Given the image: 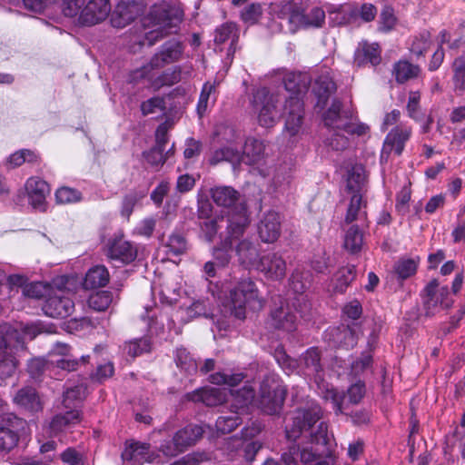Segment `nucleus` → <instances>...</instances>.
I'll list each match as a JSON object with an SVG mask.
<instances>
[{"label": "nucleus", "instance_id": "f257e3e1", "mask_svg": "<svg viewBox=\"0 0 465 465\" xmlns=\"http://www.w3.org/2000/svg\"><path fill=\"white\" fill-rule=\"evenodd\" d=\"M321 416L322 409L314 402L293 413L292 423L286 425V437L292 440L300 439V441L282 453L285 465H330L321 456L331 451L333 438L328 433L325 422L315 427Z\"/></svg>", "mask_w": 465, "mask_h": 465}, {"label": "nucleus", "instance_id": "f03ea898", "mask_svg": "<svg viewBox=\"0 0 465 465\" xmlns=\"http://www.w3.org/2000/svg\"><path fill=\"white\" fill-rule=\"evenodd\" d=\"M182 54V46L178 41L170 40L162 45L159 53L155 54L150 62L134 73V79H145L150 87L159 90L164 85H173L181 79L178 68L158 74V70L168 64L176 62Z\"/></svg>", "mask_w": 465, "mask_h": 465}, {"label": "nucleus", "instance_id": "7ed1b4c3", "mask_svg": "<svg viewBox=\"0 0 465 465\" xmlns=\"http://www.w3.org/2000/svg\"><path fill=\"white\" fill-rule=\"evenodd\" d=\"M282 82L287 92L291 94L284 104L285 131L290 136L297 135L302 128L303 119V104L301 94H304L311 84L307 73L287 72Z\"/></svg>", "mask_w": 465, "mask_h": 465}, {"label": "nucleus", "instance_id": "20e7f679", "mask_svg": "<svg viewBox=\"0 0 465 465\" xmlns=\"http://www.w3.org/2000/svg\"><path fill=\"white\" fill-rule=\"evenodd\" d=\"M182 18V12L176 8L165 4L153 5L142 20L144 41L149 46L154 45L160 38L176 31Z\"/></svg>", "mask_w": 465, "mask_h": 465}, {"label": "nucleus", "instance_id": "39448f33", "mask_svg": "<svg viewBox=\"0 0 465 465\" xmlns=\"http://www.w3.org/2000/svg\"><path fill=\"white\" fill-rule=\"evenodd\" d=\"M264 299L261 296L255 282L247 278L242 279L230 289L223 306L238 319H244L247 310L259 311L263 308Z\"/></svg>", "mask_w": 465, "mask_h": 465}, {"label": "nucleus", "instance_id": "423d86ee", "mask_svg": "<svg viewBox=\"0 0 465 465\" xmlns=\"http://www.w3.org/2000/svg\"><path fill=\"white\" fill-rule=\"evenodd\" d=\"M25 349L24 338L11 326H0V380L12 376L17 366V352Z\"/></svg>", "mask_w": 465, "mask_h": 465}, {"label": "nucleus", "instance_id": "0eeeda50", "mask_svg": "<svg viewBox=\"0 0 465 465\" xmlns=\"http://www.w3.org/2000/svg\"><path fill=\"white\" fill-rule=\"evenodd\" d=\"M278 103L279 95L271 94L266 87L253 90L250 98V106L262 126L271 127L280 118Z\"/></svg>", "mask_w": 465, "mask_h": 465}, {"label": "nucleus", "instance_id": "6e6552de", "mask_svg": "<svg viewBox=\"0 0 465 465\" xmlns=\"http://www.w3.org/2000/svg\"><path fill=\"white\" fill-rule=\"evenodd\" d=\"M286 391L280 384L274 375H267L262 381L260 385V405L268 414H275L281 411Z\"/></svg>", "mask_w": 465, "mask_h": 465}, {"label": "nucleus", "instance_id": "1a4fd4ad", "mask_svg": "<svg viewBox=\"0 0 465 465\" xmlns=\"http://www.w3.org/2000/svg\"><path fill=\"white\" fill-rule=\"evenodd\" d=\"M423 310L425 316L431 317L452 305L447 286H440L436 280L430 281L423 290Z\"/></svg>", "mask_w": 465, "mask_h": 465}, {"label": "nucleus", "instance_id": "9d476101", "mask_svg": "<svg viewBox=\"0 0 465 465\" xmlns=\"http://www.w3.org/2000/svg\"><path fill=\"white\" fill-rule=\"evenodd\" d=\"M365 395V384L362 381H357L351 384L347 391L348 401H345L343 393H340L334 388H326L322 391V398L330 401L336 414L345 413L347 404H358Z\"/></svg>", "mask_w": 465, "mask_h": 465}, {"label": "nucleus", "instance_id": "9b49d317", "mask_svg": "<svg viewBox=\"0 0 465 465\" xmlns=\"http://www.w3.org/2000/svg\"><path fill=\"white\" fill-rule=\"evenodd\" d=\"M412 129L406 124H399L392 128L385 137L381 153V162H388L391 153L401 155L406 142L411 138Z\"/></svg>", "mask_w": 465, "mask_h": 465}, {"label": "nucleus", "instance_id": "f8f14e48", "mask_svg": "<svg viewBox=\"0 0 465 465\" xmlns=\"http://www.w3.org/2000/svg\"><path fill=\"white\" fill-rule=\"evenodd\" d=\"M48 357L51 365L67 371H76L80 365L89 361V355H83L79 359L73 357L70 354V347L59 342L49 351Z\"/></svg>", "mask_w": 465, "mask_h": 465}, {"label": "nucleus", "instance_id": "ddd939ff", "mask_svg": "<svg viewBox=\"0 0 465 465\" xmlns=\"http://www.w3.org/2000/svg\"><path fill=\"white\" fill-rule=\"evenodd\" d=\"M267 324L272 329L292 332L297 328V317L288 302H281L271 310Z\"/></svg>", "mask_w": 465, "mask_h": 465}, {"label": "nucleus", "instance_id": "4468645a", "mask_svg": "<svg viewBox=\"0 0 465 465\" xmlns=\"http://www.w3.org/2000/svg\"><path fill=\"white\" fill-rule=\"evenodd\" d=\"M24 421L12 413L0 417V450H11L18 442V430Z\"/></svg>", "mask_w": 465, "mask_h": 465}, {"label": "nucleus", "instance_id": "2eb2a0df", "mask_svg": "<svg viewBox=\"0 0 465 465\" xmlns=\"http://www.w3.org/2000/svg\"><path fill=\"white\" fill-rule=\"evenodd\" d=\"M238 138L239 135L232 127H223L222 140L225 141L227 145L214 151L211 158V163L215 164L222 161H227L231 163L238 162L241 159V152L239 148L235 146Z\"/></svg>", "mask_w": 465, "mask_h": 465}, {"label": "nucleus", "instance_id": "dca6fc26", "mask_svg": "<svg viewBox=\"0 0 465 465\" xmlns=\"http://www.w3.org/2000/svg\"><path fill=\"white\" fill-rule=\"evenodd\" d=\"M43 310L50 317L65 318L74 312V303L65 292L59 290L48 297Z\"/></svg>", "mask_w": 465, "mask_h": 465}, {"label": "nucleus", "instance_id": "f3484780", "mask_svg": "<svg viewBox=\"0 0 465 465\" xmlns=\"http://www.w3.org/2000/svg\"><path fill=\"white\" fill-rule=\"evenodd\" d=\"M110 11L108 0H89L81 10L78 21L83 25H94L104 21Z\"/></svg>", "mask_w": 465, "mask_h": 465}, {"label": "nucleus", "instance_id": "a211bd4d", "mask_svg": "<svg viewBox=\"0 0 465 465\" xmlns=\"http://www.w3.org/2000/svg\"><path fill=\"white\" fill-rule=\"evenodd\" d=\"M142 12V5L138 2L121 0L112 14L111 23L114 27L123 28L132 23Z\"/></svg>", "mask_w": 465, "mask_h": 465}, {"label": "nucleus", "instance_id": "6ab92c4d", "mask_svg": "<svg viewBox=\"0 0 465 465\" xmlns=\"http://www.w3.org/2000/svg\"><path fill=\"white\" fill-rule=\"evenodd\" d=\"M257 269L261 271L267 279L279 281L284 278L286 274V262L277 252L263 255L258 264Z\"/></svg>", "mask_w": 465, "mask_h": 465}, {"label": "nucleus", "instance_id": "aec40b11", "mask_svg": "<svg viewBox=\"0 0 465 465\" xmlns=\"http://www.w3.org/2000/svg\"><path fill=\"white\" fill-rule=\"evenodd\" d=\"M259 236L264 242H275L281 234V217L274 211L264 213L258 226Z\"/></svg>", "mask_w": 465, "mask_h": 465}, {"label": "nucleus", "instance_id": "412c9836", "mask_svg": "<svg viewBox=\"0 0 465 465\" xmlns=\"http://www.w3.org/2000/svg\"><path fill=\"white\" fill-rule=\"evenodd\" d=\"M188 399L193 401H202L206 406H218L229 402V391L220 388H204L189 393Z\"/></svg>", "mask_w": 465, "mask_h": 465}, {"label": "nucleus", "instance_id": "4be33fe9", "mask_svg": "<svg viewBox=\"0 0 465 465\" xmlns=\"http://www.w3.org/2000/svg\"><path fill=\"white\" fill-rule=\"evenodd\" d=\"M381 49L376 43L361 42L355 50L354 64L357 66H363L368 64L376 66L381 63Z\"/></svg>", "mask_w": 465, "mask_h": 465}, {"label": "nucleus", "instance_id": "5701e85b", "mask_svg": "<svg viewBox=\"0 0 465 465\" xmlns=\"http://www.w3.org/2000/svg\"><path fill=\"white\" fill-rule=\"evenodd\" d=\"M66 411L55 415L48 424L47 434L49 437L57 435L64 430L78 424L81 421V413L78 410L65 409Z\"/></svg>", "mask_w": 465, "mask_h": 465}, {"label": "nucleus", "instance_id": "b1692460", "mask_svg": "<svg viewBox=\"0 0 465 465\" xmlns=\"http://www.w3.org/2000/svg\"><path fill=\"white\" fill-rule=\"evenodd\" d=\"M229 397L231 409L242 414L254 401L255 391L252 385L246 384L239 390L229 391Z\"/></svg>", "mask_w": 465, "mask_h": 465}, {"label": "nucleus", "instance_id": "393cba45", "mask_svg": "<svg viewBox=\"0 0 465 465\" xmlns=\"http://www.w3.org/2000/svg\"><path fill=\"white\" fill-rule=\"evenodd\" d=\"M292 159L279 162L273 169L272 184L276 191L285 192L292 182L293 173Z\"/></svg>", "mask_w": 465, "mask_h": 465}, {"label": "nucleus", "instance_id": "a878e982", "mask_svg": "<svg viewBox=\"0 0 465 465\" xmlns=\"http://www.w3.org/2000/svg\"><path fill=\"white\" fill-rule=\"evenodd\" d=\"M25 188L30 204L35 209H42L49 193L48 184L39 178H30L25 183Z\"/></svg>", "mask_w": 465, "mask_h": 465}, {"label": "nucleus", "instance_id": "bb28decb", "mask_svg": "<svg viewBox=\"0 0 465 465\" xmlns=\"http://www.w3.org/2000/svg\"><path fill=\"white\" fill-rule=\"evenodd\" d=\"M122 458L131 465H141L143 462L151 461L150 445L141 442L127 443L122 453Z\"/></svg>", "mask_w": 465, "mask_h": 465}, {"label": "nucleus", "instance_id": "cd10ccee", "mask_svg": "<svg viewBox=\"0 0 465 465\" xmlns=\"http://www.w3.org/2000/svg\"><path fill=\"white\" fill-rule=\"evenodd\" d=\"M108 256L112 260L120 261L123 263H130L135 260L137 250L130 242L117 239L110 246Z\"/></svg>", "mask_w": 465, "mask_h": 465}, {"label": "nucleus", "instance_id": "c85d7f7f", "mask_svg": "<svg viewBox=\"0 0 465 465\" xmlns=\"http://www.w3.org/2000/svg\"><path fill=\"white\" fill-rule=\"evenodd\" d=\"M264 151L265 145L262 141L249 137L245 140L241 158L248 164H259L264 159Z\"/></svg>", "mask_w": 465, "mask_h": 465}, {"label": "nucleus", "instance_id": "c756f323", "mask_svg": "<svg viewBox=\"0 0 465 465\" xmlns=\"http://www.w3.org/2000/svg\"><path fill=\"white\" fill-rule=\"evenodd\" d=\"M241 264L251 267L258 264V245L249 239H243L235 247Z\"/></svg>", "mask_w": 465, "mask_h": 465}, {"label": "nucleus", "instance_id": "7c9ffc66", "mask_svg": "<svg viewBox=\"0 0 465 465\" xmlns=\"http://www.w3.org/2000/svg\"><path fill=\"white\" fill-rule=\"evenodd\" d=\"M341 104L338 100H334L323 115V121L326 126L342 131L343 125L348 121L351 112H341Z\"/></svg>", "mask_w": 465, "mask_h": 465}, {"label": "nucleus", "instance_id": "2f4dec72", "mask_svg": "<svg viewBox=\"0 0 465 465\" xmlns=\"http://www.w3.org/2000/svg\"><path fill=\"white\" fill-rule=\"evenodd\" d=\"M14 401L32 412H37L43 408L40 397L35 390L30 387L19 390L14 398Z\"/></svg>", "mask_w": 465, "mask_h": 465}, {"label": "nucleus", "instance_id": "473e14b6", "mask_svg": "<svg viewBox=\"0 0 465 465\" xmlns=\"http://www.w3.org/2000/svg\"><path fill=\"white\" fill-rule=\"evenodd\" d=\"M340 9L344 15L342 24L348 23L351 18L356 17L358 15L364 22H371L374 20L377 15L376 6L370 3L361 5L360 10L350 5H342Z\"/></svg>", "mask_w": 465, "mask_h": 465}, {"label": "nucleus", "instance_id": "72a5a7b5", "mask_svg": "<svg viewBox=\"0 0 465 465\" xmlns=\"http://www.w3.org/2000/svg\"><path fill=\"white\" fill-rule=\"evenodd\" d=\"M326 338L339 347L351 348L356 343L352 330L347 326L331 328L326 332Z\"/></svg>", "mask_w": 465, "mask_h": 465}, {"label": "nucleus", "instance_id": "f704fd0d", "mask_svg": "<svg viewBox=\"0 0 465 465\" xmlns=\"http://www.w3.org/2000/svg\"><path fill=\"white\" fill-rule=\"evenodd\" d=\"M230 238L237 239L243 234L250 221L245 205H241L237 213H232L227 220Z\"/></svg>", "mask_w": 465, "mask_h": 465}, {"label": "nucleus", "instance_id": "c9c22d12", "mask_svg": "<svg viewBox=\"0 0 465 465\" xmlns=\"http://www.w3.org/2000/svg\"><path fill=\"white\" fill-rule=\"evenodd\" d=\"M392 73L395 80L399 84H404L407 81L417 78L420 73V68L407 60H400L393 65Z\"/></svg>", "mask_w": 465, "mask_h": 465}, {"label": "nucleus", "instance_id": "e433bc0d", "mask_svg": "<svg viewBox=\"0 0 465 465\" xmlns=\"http://www.w3.org/2000/svg\"><path fill=\"white\" fill-rule=\"evenodd\" d=\"M335 88L334 82L328 74L320 75L313 85V92L318 97L317 105L323 107Z\"/></svg>", "mask_w": 465, "mask_h": 465}, {"label": "nucleus", "instance_id": "4c0bfd02", "mask_svg": "<svg viewBox=\"0 0 465 465\" xmlns=\"http://www.w3.org/2000/svg\"><path fill=\"white\" fill-rule=\"evenodd\" d=\"M213 202L220 206L231 207L239 201L240 194L231 186H218L211 192Z\"/></svg>", "mask_w": 465, "mask_h": 465}, {"label": "nucleus", "instance_id": "58836bf2", "mask_svg": "<svg viewBox=\"0 0 465 465\" xmlns=\"http://www.w3.org/2000/svg\"><path fill=\"white\" fill-rule=\"evenodd\" d=\"M109 282V272L103 265L91 268L85 275L84 286L86 289H95L103 287Z\"/></svg>", "mask_w": 465, "mask_h": 465}, {"label": "nucleus", "instance_id": "ea45409f", "mask_svg": "<svg viewBox=\"0 0 465 465\" xmlns=\"http://www.w3.org/2000/svg\"><path fill=\"white\" fill-rule=\"evenodd\" d=\"M320 353L317 349H309L302 357L304 374L314 377L315 381L321 379L322 366Z\"/></svg>", "mask_w": 465, "mask_h": 465}, {"label": "nucleus", "instance_id": "a19ab883", "mask_svg": "<svg viewBox=\"0 0 465 465\" xmlns=\"http://www.w3.org/2000/svg\"><path fill=\"white\" fill-rule=\"evenodd\" d=\"M203 430L198 425H188L180 430L174 435L178 445H181L185 450L189 446L193 445L203 435Z\"/></svg>", "mask_w": 465, "mask_h": 465}, {"label": "nucleus", "instance_id": "79ce46f5", "mask_svg": "<svg viewBox=\"0 0 465 465\" xmlns=\"http://www.w3.org/2000/svg\"><path fill=\"white\" fill-rule=\"evenodd\" d=\"M356 275L355 267L347 265L341 268L332 280V288L334 292L343 293L349 284L354 280Z\"/></svg>", "mask_w": 465, "mask_h": 465}, {"label": "nucleus", "instance_id": "37998d69", "mask_svg": "<svg viewBox=\"0 0 465 465\" xmlns=\"http://www.w3.org/2000/svg\"><path fill=\"white\" fill-rule=\"evenodd\" d=\"M86 395V386L82 382L67 388L64 393L63 405L64 409L78 410L79 404Z\"/></svg>", "mask_w": 465, "mask_h": 465}, {"label": "nucleus", "instance_id": "c03bdc74", "mask_svg": "<svg viewBox=\"0 0 465 465\" xmlns=\"http://www.w3.org/2000/svg\"><path fill=\"white\" fill-rule=\"evenodd\" d=\"M366 203L362 201L361 193H353L351 197L350 203L345 215V223H351L357 220H365L366 212L364 208Z\"/></svg>", "mask_w": 465, "mask_h": 465}, {"label": "nucleus", "instance_id": "a18cd8bd", "mask_svg": "<svg viewBox=\"0 0 465 465\" xmlns=\"http://www.w3.org/2000/svg\"><path fill=\"white\" fill-rule=\"evenodd\" d=\"M452 69L454 90L458 94H462L465 91V52L454 60Z\"/></svg>", "mask_w": 465, "mask_h": 465}, {"label": "nucleus", "instance_id": "49530a36", "mask_svg": "<svg viewBox=\"0 0 465 465\" xmlns=\"http://www.w3.org/2000/svg\"><path fill=\"white\" fill-rule=\"evenodd\" d=\"M300 23L305 28L322 27L325 23V12L322 7H312L307 14L301 15Z\"/></svg>", "mask_w": 465, "mask_h": 465}, {"label": "nucleus", "instance_id": "de8ad7c7", "mask_svg": "<svg viewBox=\"0 0 465 465\" xmlns=\"http://www.w3.org/2000/svg\"><path fill=\"white\" fill-rule=\"evenodd\" d=\"M216 83L206 82L201 91L199 101L197 104V112L202 116L207 110L210 101L214 103L216 99Z\"/></svg>", "mask_w": 465, "mask_h": 465}, {"label": "nucleus", "instance_id": "09e8293b", "mask_svg": "<svg viewBox=\"0 0 465 465\" xmlns=\"http://www.w3.org/2000/svg\"><path fill=\"white\" fill-rule=\"evenodd\" d=\"M365 171L361 165H354L348 172L347 189L353 193H360L365 182Z\"/></svg>", "mask_w": 465, "mask_h": 465}, {"label": "nucleus", "instance_id": "8fccbe9b", "mask_svg": "<svg viewBox=\"0 0 465 465\" xmlns=\"http://www.w3.org/2000/svg\"><path fill=\"white\" fill-rule=\"evenodd\" d=\"M363 244V236L358 226L352 225L345 233L343 246L351 253L361 251Z\"/></svg>", "mask_w": 465, "mask_h": 465}, {"label": "nucleus", "instance_id": "3c124183", "mask_svg": "<svg viewBox=\"0 0 465 465\" xmlns=\"http://www.w3.org/2000/svg\"><path fill=\"white\" fill-rule=\"evenodd\" d=\"M418 263V258H401L395 263L394 272L400 279L405 280L416 272Z\"/></svg>", "mask_w": 465, "mask_h": 465}, {"label": "nucleus", "instance_id": "603ef678", "mask_svg": "<svg viewBox=\"0 0 465 465\" xmlns=\"http://www.w3.org/2000/svg\"><path fill=\"white\" fill-rule=\"evenodd\" d=\"M231 412V415H223L216 420L215 426L217 430L221 433L225 434L232 432L242 422L240 413H236L235 411L232 409Z\"/></svg>", "mask_w": 465, "mask_h": 465}, {"label": "nucleus", "instance_id": "864d4df0", "mask_svg": "<svg viewBox=\"0 0 465 465\" xmlns=\"http://www.w3.org/2000/svg\"><path fill=\"white\" fill-rule=\"evenodd\" d=\"M237 38L236 25L232 23H225L215 30L214 42L217 45L224 44L226 41L231 40V46L229 51L232 50V45Z\"/></svg>", "mask_w": 465, "mask_h": 465}, {"label": "nucleus", "instance_id": "5fc2aeb1", "mask_svg": "<svg viewBox=\"0 0 465 465\" xmlns=\"http://www.w3.org/2000/svg\"><path fill=\"white\" fill-rule=\"evenodd\" d=\"M113 302V294L108 291L97 292L90 295L88 305L94 311L103 312Z\"/></svg>", "mask_w": 465, "mask_h": 465}, {"label": "nucleus", "instance_id": "6e6d98bb", "mask_svg": "<svg viewBox=\"0 0 465 465\" xmlns=\"http://www.w3.org/2000/svg\"><path fill=\"white\" fill-rule=\"evenodd\" d=\"M311 283V274L308 272L296 269L290 279L292 289L296 293H302Z\"/></svg>", "mask_w": 465, "mask_h": 465}, {"label": "nucleus", "instance_id": "4d7b16f0", "mask_svg": "<svg viewBox=\"0 0 465 465\" xmlns=\"http://www.w3.org/2000/svg\"><path fill=\"white\" fill-rule=\"evenodd\" d=\"M175 361L178 367L184 370L188 374H193L197 371L198 364L193 360L186 349H177L175 354Z\"/></svg>", "mask_w": 465, "mask_h": 465}, {"label": "nucleus", "instance_id": "13d9d810", "mask_svg": "<svg viewBox=\"0 0 465 465\" xmlns=\"http://www.w3.org/2000/svg\"><path fill=\"white\" fill-rule=\"evenodd\" d=\"M124 350L129 356L137 357L151 351V341L146 337L134 339L126 342Z\"/></svg>", "mask_w": 465, "mask_h": 465}, {"label": "nucleus", "instance_id": "bf43d9fd", "mask_svg": "<svg viewBox=\"0 0 465 465\" xmlns=\"http://www.w3.org/2000/svg\"><path fill=\"white\" fill-rule=\"evenodd\" d=\"M210 381L213 384L217 385H228L231 387L236 386L239 384L243 379L244 375L242 372L232 373L228 374L225 372H215L210 376Z\"/></svg>", "mask_w": 465, "mask_h": 465}, {"label": "nucleus", "instance_id": "052dcab7", "mask_svg": "<svg viewBox=\"0 0 465 465\" xmlns=\"http://www.w3.org/2000/svg\"><path fill=\"white\" fill-rule=\"evenodd\" d=\"M60 9L67 17H74L80 15L79 0H53L52 11Z\"/></svg>", "mask_w": 465, "mask_h": 465}, {"label": "nucleus", "instance_id": "680f3d73", "mask_svg": "<svg viewBox=\"0 0 465 465\" xmlns=\"http://www.w3.org/2000/svg\"><path fill=\"white\" fill-rule=\"evenodd\" d=\"M232 241L225 240L221 247H216L213 249V258L217 262L219 267H225L229 264L231 260L230 251L232 249Z\"/></svg>", "mask_w": 465, "mask_h": 465}, {"label": "nucleus", "instance_id": "e2e57ef3", "mask_svg": "<svg viewBox=\"0 0 465 465\" xmlns=\"http://www.w3.org/2000/svg\"><path fill=\"white\" fill-rule=\"evenodd\" d=\"M430 46V37L429 33H423L416 36L411 45L410 50L417 57L423 56Z\"/></svg>", "mask_w": 465, "mask_h": 465}, {"label": "nucleus", "instance_id": "0e129e2a", "mask_svg": "<svg viewBox=\"0 0 465 465\" xmlns=\"http://www.w3.org/2000/svg\"><path fill=\"white\" fill-rule=\"evenodd\" d=\"M55 198L59 203H74L82 200V194L74 188L64 186L56 191Z\"/></svg>", "mask_w": 465, "mask_h": 465}, {"label": "nucleus", "instance_id": "69168bd1", "mask_svg": "<svg viewBox=\"0 0 465 465\" xmlns=\"http://www.w3.org/2000/svg\"><path fill=\"white\" fill-rule=\"evenodd\" d=\"M166 248L170 253L174 255L182 254L187 248L186 240L181 233H173L169 236Z\"/></svg>", "mask_w": 465, "mask_h": 465}, {"label": "nucleus", "instance_id": "338daca9", "mask_svg": "<svg viewBox=\"0 0 465 465\" xmlns=\"http://www.w3.org/2000/svg\"><path fill=\"white\" fill-rule=\"evenodd\" d=\"M262 14L260 4H251L245 6L241 12L242 21L248 25H254L259 21Z\"/></svg>", "mask_w": 465, "mask_h": 465}, {"label": "nucleus", "instance_id": "774afa93", "mask_svg": "<svg viewBox=\"0 0 465 465\" xmlns=\"http://www.w3.org/2000/svg\"><path fill=\"white\" fill-rule=\"evenodd\" d=\"M165 110V102L163 97L155 96L144 101L141 104V111L143 115L163 112Z\"/></svg>", "mask_w": 465, "mask_h": 465}]
</instances>
